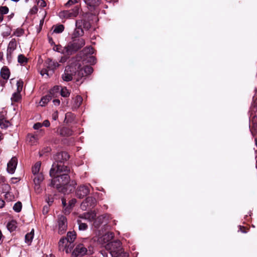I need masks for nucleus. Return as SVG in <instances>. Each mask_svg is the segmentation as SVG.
<instances>
[{
	"instance_id": "1",
	"label": "nucleus",
	"mask_w": 257,
	"mask_h": 257,
	"mask_svg": "<svg viewBox=\"0 0 257 257\" xmlns=\"http://www.w3.org/2000/svg\"><path fill=\"white\" fill-rule=\"evenodd\" d=\"M70 169L65 165H58L57 169L52 177L51 183L48 186L49 187L56 188L59 192L64 194H69L71 192L76 185V182L74 180L70 181V176L68 173Z\"/></svg>"
},
{
	"instance_id": "2",
	"label": "nucleus",
	"mask_w": 257,
	"mask_h": 257,
	"mask_svg": "<svg viewBox=\"0 0 257 257\" xmlns=\"http://www.w3.org/2000/svg\"><path fill=\"white\" fill-rule=\"evenodd\" d=\"M105 248L108 250L111 257H128V254L122 247L120 240H116L106 244Z\"/></svg>"
},
{
	"instance_id": "3",
	"label": "nucleus",
	"mask_w": 257,
	"mask_h": 257,
	"mask_svg": "<svg viewBox=\"0 0 257 257\" xmlns=\"http://www.w3.org/2000/svg\"><path fill=\"white\" fill-rule=\"evenodd\" d=\"M72 41L65 46L64 53L66 55H71L82 48L85 44V40L81 38L72 39Z\"/></svg>"
},
{
	"instance_id": "4",
	"label": "nucleus",
	"mask_w": 257,
	"mask_h": 257,
	"mask_svg": "<svg viewBox=\"0 0 257 257\" xmlns=\"http://www.w3.org/2000/svg\"><path fill=\"white\" fill-rule=\"evenodd\" d=\"M69 158V155L66 152H61L57 153L54 156L55 162L50 170L49 174L51 177L54 175L55 170L57 169L58 165H64V164Z\"/></svg>"
},
{
	"instance_id": "5",
	"label": "nucleus",
	"mask_w": 257,
	"mask_h": 257,
	"mask_svg": "<svg viewBox=\"0 0 257 257\" xmlns=\"http://www.w3.org/2000/svg\"><path fill=\"white\" fill-rule=\"evenodd\" d=\"M91 186L90 184H82L79 186L76 190L77 197L81 199L87 196L90 192Z\"/></svg>"
},
{
	"instance_id": "6",
	"label": "nucleus",
	"mask_w": 257,
	"mask_h": 257,
	"mask_svg": "<svg viewBox=\"0 0 257 257\" xmlns=\"http://www.w3.org/2000/svg\"><path fill=\"white\" fill-rule=\"evenodd\" d=\"M93 70V68L91 66H85L83 67L81 66L79 69H77L76 81H78L79 79L91 74Z\"/></svg>"
},
{
	"instance_id": "7",
	"label": "nucleus",
	"mask_w": 257,
	"mask_h": 257,
	"mask_svg": "<svg viewBox=\"0 0 257 257\" xmlns=\"http://www.w3.org/2000/svg\"><path fill=\"white\" fill-rule=\"evenodd\" d=\"M96 204V199L92 196L86 197L81 204V208L83 210L88 208H93Z\"/></svg>"
},
{
	"instance_id": "8",
	"label": "nucleus",
	"mask_w": 257,
	"mask_h": 257,
	"mask_svg": "<svg viewBox=\"0 0 257 257\" xmlns=\"http://www.w3.org/2000/svg\"><path fill=\"white\" fill-rule=\"evenodd\" d=\"M58 232L60 234H63L67 228V220L63 215L58 216Z\"/></svg>"
},
{
	"instance_id": "9",
	"label": "nucleus",
	"mask_w": 257,
	"mask_h": 257,
	"mask_svg": "<svg viewBox=\"0 0 257 257\" xmlns=\"http://www.w3.org/2000/svg\"><path fill=\"white\" fill-rule=\"evenodd\" d=\"M81 67V63L79 61L71 63L70 65L66 66L65 71L73 76H76L77 69Z\"/></svg>"
},
{
	"instance_id": "10",
	"label": "nucleus",
	"mask_w": 257,
	"mask_h": 257,
	"mask_svg": "<svg viewBox=\"0 0 257 257\" xmlns=\"http://www.w3.org/2000/svg\"><path fill=\"white\" fill-rule=\"evenodd\" d=\"M87 251L86 248L83 244H79L76 246L72 252V255L75 257H81L85 254Z\"/></svg>"
},
{
	"instance_id": "11",
	"label": "nucleus",
	"mask_w": 257,
	"mask_h": 257,
	"mask_svg": "<svg viewBox=\"0 0 257 257\" xmlns=\"http://www.w3.org/2000/svg\"><path fill=\"white\" fill-rule=\"evenodd\" d=\"M88 10L92 12L100 4V0H83Z\"/></svg>"
},
{
	"instance_id": "12",
	"label": "nucleus",
	"mask_w": 257,
	"mask_h": 257,
	"mask_svg": "<svg viewBox=\"0 0 257 257\" xmlns=\"http://www.w3.org/2000/svg\"><path fill=\"white\" fill-rule=\"evenodd\" d=\"M17 159L16 157H13L7 165V171L10 174L14 173L17 165Z\"/></svg>"
},
{
	"instance_id": "13",
	"label": "nucleus",
	"mask_w": 257,
	"mask_h": 257,
	"mask_svg": "<svg viewBox=\"0 0 257 257\" xmlns=\"http://www.w3.org/2000/svg\"><path fill=\"white\" fill-rule=\"evenodd\" d=\"M108 218L109 216L107 214H103L98 216L94 222L95 227L98 228L101 224L103 223H106Z\"/></svg>"
},
{
	"instance_id": "14",
	"label": "nucleus",
	"mask_w": 257,
	"mask_h": 257,
	"mask_svg": "<svg viewBox=\"0 0 257 257\" xmlns=\"http://www.w3.org/2000/svg\"><path fill=\"white\" fill-rule=\"evenodd\" d=\"M79 7L78 6H75L74 9L70 11H64V17L68 18L76 17L79 14Z\"/></svg>"
},
{
	"instance_id": "15",
	"label": "nucleus",
	"mask_w": 257,
	"mask_h": 257,
	"mask_svg": "<svg viewBox=\"0 0 257 257\" xmlns=\"http://www.w3.org/2000/svg\"><path fill=\"white\" fill-rule=\"evenodd\" d=\"M57 132L62 137H69L73 135V131L71 129L64 126L58 128Z\"/></svg>"
},
{
	"instance_id": "16",
	"label": "nucleus",
	"mask_w": 257,
	"mask_h": 257,
	"mask_svg": "<svg viewBox=\"0 0 257 257\" xmlns=\"http://www.w3.org/2000/svg\"><path fill=\"white\" fill-rule=\"evenodd\" d=\"M45 66L49 70L54 71L59 66L57 61H53L51 58H48L45 63Z\"/></svg>"
},
{
	"instance_id": "17",
	"label": "nucleus",
	"mask_w": 257,
	"mask_h": 257,
	"mask_svg": "<svg viewBox=\"0 0 257 257\" xmlns=\"http://www.w3.org/2000/svg\"><path fill=\"white\" fill-rule=\"evenodd\" d=\"M75 26L81 27L85 30H89L91 27L90 23L85 20H78L76 21Z\"/></svg>"
},
{
	"instance_id": "18",
	"label": "nucleus",
	"mask_w": 257,
	"mask_h": 257,
	"mask_svg": "<svg viewBox=\"0 0 257 257\" xmlns=\"http://www.w3.org/2000/svg\"><path fill=\"white\" fill-rule=\"evenodd\" d=\"M84 35V31L81 27H76L72 35V39H78V37L82 36Z\"/></svg>"
},
{
	"instance_id": "19",
	"label": "nucleus",
	"mask_w": 257,
	"mask_h": 257,
	"mask_svg": "<svg viewBox=\"0 0 257 257\" xmlns=\"http://www.w3.org/2000/svg\"><path fill=\"white\" fill-rule=\"evenodd\" d=\"M33 175L32 177L34 184H41L44 179V176L42 173Z\"/></svg>"
},
{
	"instance_id": "20",
	"label": "nucleus",
	"mask_w": 257,
	"mask_h": 257,
	"mask_svg": "<svg viewBox=\"0 0 257 257\" xmlns=\"http://www.w3.org/2000/svg\"><path fill=\"white\" fill-rule=\"evenodd\" d=\"M10 75V72L9 68L6 66H4L1 71V77L5 80H8Z\"/></svg>"
},
{
	"instance_id": "21",
	"label": "nucleus",
	"mask_w": 257,
	"mask_h": 257,
	"mask_svg": "<svg viewBox=\"0 0 257 257\" xmlns=\"http://www.w3.org/2000/svg\"><path fill=\"white\" fill-rule=\"evenodd\" d=\"M114 234L112 232H107L104 234L101 238V241H103L104 243L109 242L113 238Z\"/></svg>"
},
{
	"instance_id": "22",
	"label": "nucleus",
	"mask_w": 257,
	"mask_h": 257,
	"mask_svg": "<svg viewBox=\"0 0 257 257\" xmlns=\"http://www.w3.org/2000/svg\"><path fill=\"white\" fill-rule=\"evenodd\" d=\"M68 243L67 241V238L62 237L61 238L58 242L59 250L60 251H64L66 249L67 244Z\"/></svg>"
},
{
	"instance_id": "23",
	"label": "nucleus",
	"mask_w": 257,
	"mask_h": 257,
	"mask_svg": "<svg viewBox=\"0 0 257 257\" xmlns=\"http://www.w3.org/2000/svg\"><path fill=\"white\" fill-rule=\"evenodd\" d=\"M60 88L59 86H55L53 88L50 90L49 93L52 95L53 97H56L60 94Z\"/></svg>"
},
{
	"instance_id": "24",
	"label": "nucleus",
	"mask_w": 257,
	"mask_h": 257,
	"mask_svg": "<svg viewBox=\"0 0 257 257\" xmlns=\"http://www.w3.org/2000/svg\"><path fill=\"white\" fill-rule=\"evenodd\" d=\"M17 48V42L15 39H13L9 43L8 48H7V51L11 52L13 53L14 51Z\"/></svg>"
},
{
	"instance_id": "25",
	"label": "nucleus",
	"mask_w": 257,
	"mask_h": 257,
	"mask_svg": "<svg viewBox=\"0 0 257 257\" xmlns=\"http://www.w3.org/2000/svg\"><path fill=\"white\" fill-rule=\"evenodd\" d=\"M17 224V222L15 220H12L8 223L7 227L10 232H13L16 230Z\"/></svg>"
},
{
	"instance_id": "26",
	"label": "nucleus",
	"mask_w": 257,
	"mask_h": 257,
	"mask_svg": "<svg viewBox=\"0 0 257 257\" xmlns=\"http://www.w3.org/2000/svg\"><path fill=\"white\" fill-rule=\"evenodd\" d=\"M53 98L49 93L43 97L40 101V105L42 106H45Z\"/></svg>"
},
{
	"instance_id": "27",
	"label": "nucleus",
	"mask_w": 257,
	"mask_h": 257,
	"mask_svg": "<svg viewBox=\"0 0 257 257\" xmlns=\"http://www.w3.org/2000/svg\"><path fill=\"white\" fill-rule=\"evenodd\" d=\"M76 237V234L75 231H69L67 234V241L68 242H74Z\"/></svg>"
},
{
	"instance_id": "28",
	"label": "nucleus",
	"mask_w": 257,
	"mask_h": 257,
	"mask_svg": "<svg viewBox=\"0 0 257 257\" xmlns=\"http://www.w3.org/2000/svg\"><path fill=\"white\" fill-rule=\"evenodd\" d=\"M10 186L7 183L0 184V192L3 193H6V195L9 192L10 189Z\"/></svg>"
},
{
	"instance_id": "29",
	"label": "nucleus",
	"mask_w": 257,
	"mask_h": 257,
	"mask_svg": "<svg viewBox=\"0 0 257 257\" xmlns=\"http://www.w3.org/2000/svg\"><path fill=\"white\" fill-rule=\"evenodd\" d=\"M83 101L82 97L80 95H77L74 98V107L77 109L81 105Z\"/></svg>"
},
{
	"instance_id": "30",
	"label": "nucleus",
	"mask_w": 257,
	"mask_h": 257,
	"mask_svg": "<svg viewBox=\"0 0 257 257\" xmlns=\"http://www.w3.org/2000/svg\"><path fill=\"white\" fill-rule=\"evenodd\" d=\"M82 52L84 55L87 57L88 56H91V55L94 53V50L92 47L89 46L84 48Z\"/></svg>"
},
{
	"instance_id": "31",
	"label": "nucleus",
	"mask_w": 257,
	"mask_h": 257,
	"mask_svg": "<svg viewBox=\"0 0 257 257\" xmlns=\"http://www.w3.org/2000/svg\"><path fill=\"white\" fill-rule=\"evenodd\" d=\"M34 237V229H33L30 233H28L25 235V242L27 243H30Z\"/></svg>"
},
{
	"instance_id": "32",
	"label": "nucleus",
	"mask_w": 257,
	"mask_h": 257,
	"mask_svg": "<svg viewBox=\"0 0 257 257\" xmlns=\"http://www.w3.org/2000/svg\"><path fill=\"white\" fill-rule=\"evenodd\" d=\"M41 163L40 162H37L32 168L33 174L40 173L39 171L41 168Z\"/></svg>"
},
{
	"instance_id": "33",
	"label": "nucleus",
	"mask_w": 257,
	"mask_h": 257,
	"mask_svg": "<svg viewBox=\"0 0 257 257\" xmlns=\"http://www.w3.org/2000/svg\"><path fill=\"white\" fill-rule=\"evenodd\" d=\"M62 78L64 81L68 82L72 80L73 76L68 72H66V71H64V74L62 75Z\"/></svg>"
},
{
	"instance_id": "34",
	"label": "nucleus",
	"mask_w": 257,
	"mask_h": 257,
	"mask_svg": "<svg viewBox=\"0 0 257 257\" xmlns=\"http://www.w3.org/2000/svg\"><path fill=\"white\" fill-rule=\"evenodd\" d=\"M60 94L62 97H67L69 96L70 92L66 87H64L60 89Z\"/></svg>"
},
{
	"instance_id": "35",
	"label": "nucleus",
	"mask_w": 257,
	"mask_h": 257,
	"mask_svg": "<svg viewBox=\"0 0 257 257\" xmlns=\"http://www.w3.org/2000/svg\"><path fill=\"white\" fill-rule=\"evenodd\" d=\"M22 207V203L20 201H18L14 204V205L13 206V209L16 212H20L21 211Z\"/></svg>"
},
{
	"instance_id": "36",
	"label": "nucleus",
	"mask_w": 257,
	"mask_h": 257,
	"mask_svg": "<svg viewBox=\"0 0 257 257\" xmlns=\"http://www.w3.org/2000/svg\"><path fill=\"white\" fill-rule=\"evenodd\" d=\"M78 228L79 230H85L87 227L88 226L85 223H82L80 220H78Z\"/></svg>"
},
{
	"instance_id": "37",
	"label": "nucleus",
	"mask_w": 257,
	"mask_h": 257,
	"mask_svg": "<svg viewBox=\"0 0 257 257\" xmlns=\"http://www.w3.org/2000/svg\"><path fill=\"white\" fill-rule=\"evenodd\" d=\"M64 26L63 25H59L56 26L53 30V32L55 33H61L64 31Z\"/></svg>"
},
{
	"instance_id": "38",
	"label": "nucleus",
	"mask_w": 257,
	"mask_h": 257,
	"mask_svg": "<svg viewBox=\"0 0 257 257\" xmlns=\"http://www.w3.org/2000/svg\"><path fill=\"white\" fill-rule=\"evenodd\" d=\"M10 125V122L9 120L5 119L4 121H2V122H0V127L2 129H6L9 127V126Z\"/></svg>"
},
{
	"instance_id": "39",
	"label": "nucleus",
	"mask_w": 257,
	"mask_h": 257,
	"mask_svg": "<svg viewBox=\"0 0 257 257\" xmlns=\"http://www.w3.org/2000/svg\"><path fill=\"white\" fill-rule=\"evenodd\" d=\"M65 47H62L60 45H55V46L53 48V49L54 51L60 52L65 55H66V54L64 53V49Z\"/></svg>"
},
{
	"instance_id": "40",
	"label": "nucleus",
	"mask_w": 257,
	"mask_h": 257,
	"mask_svg": "<svg viewBox=\"0 0 257 257\" xmlns=\"http://www.w3.org/2000/svg\"><path fill=\"white\" fill-rule=\"evenodd\" d=\"M27 59L25 56L23 54H20L18 56V61L20 64H23L27 62Z\"/></svg>"
},
{
	"instance_id": "41",
	"label": "nucleus",
	"mask_w": 257,
	"mask_h": 257,
	"mask_svg": "<svg viewBox=\"0 0 257 257\" xmlns=\"http://www.w3.org/2000/svg\"><path fill=\"white\" fill-rule=\"evenodd\" d=\"M21 98L20 93L17 92L13 94L12 100L15 102L19 101Z\"/></svg>"
},
{
	"instance_id": "42",
	"label": "nucleus",
	"mask_w": 257,
	"mask_h": 257,
	"mask_svg": "<svg viewBox=\"0 0 257 257\" xmlns=\"http://www.w3.org/2000/svg\"><path fill=\"white\" fill-rule=\"evenodd\" d=\"M85 216L86 218L89 220H93L96 217V213L94 211H91L90 212H88Z\"/></svg>"
},
{
	"instance_id": "43",
	"label": "nucleus",
	"mask_w": 257,
	"mask_h": 257,
	"mask_svg": "<svg viewBox=\"0 0 257 257\" xmlns=\"http://www.w3.org/2000/svg\"><path fill=\"white\" fill-rule=\"evenodd\" d=\"M23 86V81L21 80H19L17 82V92H21L22 90Z\"/></svg>"
},
{
	"instance_id": "44",
	"label": "nucleus",
	"mask_w": 257,
	"mask_h": 257,
	"mask_svg": "<svg viewBox=\"0 0 257 257\" xmlns=\"http://www.w3.org/2000/svg\"><path fill=\"white\" fill-rule=\"evenodd\" d=\"M9 11V8L7 6L0 7V14L2 15L7 14Z\"/></svg>"
},
{
	"instance_id": "45",
	"label": "nucleus",
	"mask_w": 257,
	"mask_h": 257,
	"mask_svg": "<svg viewBox=\"0 0 257 257\" xmlns=\"http://www.w3.org/2000/svg\"><path fill=\"white\" fill-rule=\"evenodd\" d=\"M73 242H68L67 244V247H66L65 251L67 253L70 252L73 249L74 245L72 244Z\"/></svg>"
},
{
	"instance_id": "46",
	"label": "nucleus",
	"mask_w": 257,
	"mask_h": 257,
	"mask_svg": "<svg viewBox=\"0 0 257 257\" xmlns=\"http://www.w3.org/2000/svg\"><path fill=\"white\" fill-rule=\"evenodd\" d=\"M76 199L75 198H73V199H71L69 201V205L68 206H67L65 208V210L66 209H70L73 206H74V205H75V204L76 203Z\"/></svg>"
},
{
	"instance_id": "47",
	"label": "nucleus",
	"mask_w": 257,
	"mask_h": 257,
	"mask_svg": "<svg viewBox=\"0 0 257 257\" xmlns=\"http://www.w3.org/2000/svg\"><path fill=\"white\" fill-rule=\"evenodd\" d=\"M86 59L87 62L91 64H94L96 63V59L93 56H88Z\"/></svg>"
},
{
	"instance_id": "48",
	"label": "nucleus",
	"mask_w": 257,
	"mask_h": 257,
	"mask_svg": "<svg viewBox=\"0 0 257 257\" xmlns=\"http://www.w3.org/2000/svg\"><path fill=\"white\" fill-rule=\"evenodd\" d=\"M78 0H69L66 4L65 6L66 7H69L71 6L74 5L78 3Z\"/></svg>"
},
{
	"instance_id": "49",
	"label": "nucleus",
	"mask_w": 257,
	"mask_h": 257,
	"mask_svg": "<svg viewBox=\"0 0 257 257\" xmlns=\"http://www.w3.org/2000/svg\"><path fill=\"white\" fill-rule=\"evenodd\" d=\"M37 5L42 8H44L46 6V3L44 1V0H36Z\"/></svg>"
},
{
	"instance_id": "50",
	"label": "nucleus",
	"mask_w": 257,
	"mask_h": 257,
	"mask_svg": "<svg viewBox=\"0 0 257 257\" xmlns=\"http://www.w3.org/2000/svg\"><path fill=\"white\" fill-rule=\"evenodd\" d=\"M12 52L7 51V59L9 63H10L12 61Z\"/></svg>"
},
{
	"instance_id": "51",
	"label": "nucleus",
	"mask_w": 257,
	"mask_h": 257,
	"mask_svg": "<svg viewBox=\"0 0 257 257\" xmlns=\"http://www.w3.org/2000/svg\"><path fill=\"white\" fill-rule=\"evenodd\" d=\"M24 33V30L23 29H17L15 32L14 33V34L16 35L17 36H20L22 35Z\"/></svg>"
},
{
	"instance_id": "52",
	"label": "nucleus",
	"mask_w": 257,
	"mask_h": 257,
	"mask_svg": "<svg viewBox=\"0 0 257 257\" xmlns=\"http://www.w3.org/2000/svg\"><path fill=\"white\" fill-rule=\"evenodd\" d=\"M48 205L50 206L54 201V199L51 195L48 196L46 199Z\"/></svg>"
},
{
	"instance_id": "53",
	"label": "nucleus",
	"mask_w": 257,
	"mask_h": 257,
	"mask_svg": "<svg viewBox=\"0 0 257 257\" xmlns=\"http://www.w3.org/2000/svg\"><path fill=\"white\" fill-rule=\"evenodd\" d=\"M35 184V190L38 193H40L41 191V184Z\"/></svg>"
},
{
	"instance_id": "54",
	"label": "nucleus",
	"mask_w": 257,
	"mask_h": 257,
	"mask_svg": "<svg viewBox=\"0 0 257 257\" xmlns=\"http://www.w3.org/2000/svg\"><path fill=\"white\" fill-rule=\"evenodd\" d=\"M42 126H43V124H42L41 123L37 122L34 124V125L33 126V128L35 130H38V129L40 128Z\"/></svg>"
},
{
	"instance_id": "55",
	"label": "nucleus",
	"mask_w": 257,
	"mask_h": 257,
	"mask_svg": "<svg viewBox=\"0 0 257 257\" xmlns=\"http://www.w3.org/2000/svg\"><path fill=\"white\" fill-rule=\"evenodd\" d=\"M43 124V126H45V127H48L50 126V122L48 120L46 119L42 123Z\"/></svg>"
},
{
	"instance_id": "56",
	"label": "nucleus",
	"mask_w": 257,
	"mask_h": 257,
	"mask_svg": "<svg viewBox=\"0 0 257 257\" xmlns=\"http://www.w3.org/2000/svg\"><path fill=\"white\" fill-rule=\"evenodd\" d=\"M52 117L53 120H56L58 117L57 111H56L54 113H53L52 115Z\"/></svg>"
},
{
	"instance_id": "57",
	"label": "nucleus",
	"mask_w": 257,
	"mask_h": 257,
	"mask_svg": "<svg viewBox=\"0 0 257 257\" xmlns=\"http://www.w3.org/2000/svg\"><path fill=\"white\" fill-rule=\"evenodd\" d=\"M49 211V207L47 205L44 206L43 209V212L44 214H46Z\"/></svg>"
},
{
	"instance_id": "58",
	"label": "nucleus",
	"mask_w": 257,
	"mask_h": 257,
	"mask_svg": "<svg viewBox=\"0 0 257 257\" xmlns=\"http://www.w3.org/2000/svg\"><path fill=\"white\" fill-rule=\"evenodd\" d=\"M41 74L43 76L45 74H47V75H48V70L47 69H42L41 71V72H40Z\"/></svg>"
},
{
	"instance_id": "59",
	"label": "nucleus",
	"mask_w": 257,
	"mask_h": 257,
	"mask_svg": "<svg viewBox=\"0 0 257 257\" xmlns=\"http://www.w3.org/2000/svg\"><path fill=\"white\" fill-rule=\"evenodd\" d=\"M5 119H6V118H5L4 114H3V112H1L0 113V122H2V121L5 120Z\"/></svg>"
},
{
	"instance_id": "60",
	"label": "nucleus",
	"mask_w": 257,
	"mask_h": 257,
	"mask_svg": "<svg viewBox=\"0 0 257 257\" xmlns=\"http://www.w3.org/2000/svg\"><path fill=\"white\" fill-rule=\"evenodd\" d=\"M54 104L56 105H59L60 104V100L59 99H54L53 101Z\"/></svg>"
},
{
	"instance_id": "61",
	"label": "nucleus",
	"mask_w": 257,
	"mask_h": 257,
	"mask_svg": "<svg viewBox=\"0 0 257 257\" xmlns=\"http://www.w3.org/2000/svg\"><path fill=\"white\" fill-rule=\"evenodd\" d=\"M5 201L0 198V208H3L5 205Z\"/></svg>"
},
{
	"instance_id": "62",
	"label": "nucleus",
	"mask_w": 257,
	"mask_h": 257,
	"mask_svg": "<svg viewBox=\"0 0 257 257\" xmlns=\"http://www.w3.org/2000/svg\"><path fill=\"white\" fill-rule=\"evenodd\" d=\"M62 204L64 207L66 206L67 203H66V200L65 199H64V198L62 199Z\"/></svg>"
},
{
	"instance_id": "63",
	"label": "nucleus",
	"mask_w": 257,
	"mask_h": 257,
	"mask_svg": "<svg viewBox=\"0 0 257 257\" xmlns=\"http://www.w3.org/2000/svg\"><path fill=\"white\" fill-rule=\"evenodd\" d=\"M253 127L254 130V131L256 132L257 133V123H253Z\"/></svg>"
},
{
	"instance_id": "64",
	"label": "nucleus",
	"mask_w": 257,
	"mask_h": 257,
	"mask_svg": "<svg viewBox=\"0 0 257 257\" xmlns=\"http://www.w3.org/2000/svg\"><path fill=\"white\" fill-rule=\"evenodd\" d=\"M0 181L4 182L5 181V178L3 176H0Z\"/></svg>"
}]
</instances>
